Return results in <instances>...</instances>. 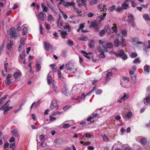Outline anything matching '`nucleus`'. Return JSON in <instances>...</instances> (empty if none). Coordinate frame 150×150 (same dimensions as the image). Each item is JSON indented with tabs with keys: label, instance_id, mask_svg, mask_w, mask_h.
<instances>
[{
	"label": "nucleus",
	"instance_id": "16",
	"mask_svg": "<svg viewBox=\"0 0 150 150\" xmlns=\"http://www.w3.org/2000/svg\"><path fill=\"white\" fill-rule=\"evenodd\" d=\"M41 5L42 8L43 9V11L45 12H47L48 8L45 6L44 3H41Z\"/></svg>",
	"mask_w": 150,
	"mask_h": 150
},
{
	"label": "nucleus",
	"instance_id": "24",
	"mask_svg": "<svg viewBox=\"0 0 150 150\" xmlns=\"http://www.w3.org/2000/svg\"><path fill=\"white\" fill-rule=\"evenodd\" d=\"M52 81V76L49 75V74H48L47 76V82L48 84H50L51 83Z\"/></svg>",
	"mask_w": 150,
	"mask_h": 150
},
{
	"label": "nucleus",
	"instance_id": "46",
	"mask_svg": "<svg viewBox=\"0 0 150 150\" xmlns=\"http://www.w3.org/2000/svg\"><path fill=\"white\" fill-rule=\"evenodd\" d=\"M137 56V53L134 52H132L130 55V57L132 58H134L136 57Z\"/></svg>",
	"mask_w": 150,
	"mask_h": 150
},
{
	"label": "nucleus",
	"instance_id": "2",
	"mask_svg": "<svg viewBox=\"0 0 150 150\" xmlns=\"http://www.w3.org/2000/svg\"><path fill=\"white\" fill-rule=\"evenodd\" d=\"M11 35V38H14L15 40L19 36V34L18 33H16V30L14 27H12L11 29V31L10 33Z\"/></svg>",
	"mask_w": 150,
	"mask_h": 150
},
{
	"label": "nucleus",
	"instance_id": "19",
	"mask_svg": "<svg viewBox=\"0 0 150 150\" xmlns=\"http://www.w3.org/2000/svg\"><path fill=\"white\" fill-rule=\"evenodd\" d=\"M120 41L119 39L116 38L114 41V46L115 47H118L119 46Z\"/></svg>",
	"mask_w": 150,
	"mask_h": 150
},
{
	"label": "nucleus",
	"instance_id": "31",
	"mask_svg": "<svg viewBox=\"0 0 150 150\" xmlns=\"http://www.w3.org/2000/svg\"><path fill=\"white\" fill-rule=\"evenodd\" d=\"M131 79L134 83L136 82V74H134L133 75L131 76Z\"/></svg>",
	"mask_w": 150,
	"mask_h": 150
},
{
	"label": "nucleus",
	"instance_id": "38",
	"mask_svg": "<svg viewBox=\"0 0 150 150\" xmlns=\"http://www.w3.org/2000/svg\"><path fill=\"white\" fill-rule=\"evenodd\" d=\"M48 20L50 22H53L54 21L53 18L51 15H49L48 16Z\"/></svg>",
	"mask_w": 150,
	"mask_h": 150
},
{
	"label": "nucleus",
	"instance_id": "61",
	"mask_svg": "<svg viewBox=\"0 0 150 150\" xmlns=\"http://www.w3.org/2000/svg\"><path fill=\"white\" fill-rule=\"evenodd\" d=\"M15 143H13L12 144H10V147L11 149L13 150H14V148L15 146Z\"/></svg>",
	"mask_w": 150,
	"mask_h": 150
},
{
	"label": "nucleus",
	"instance_id": "58",
	"mask_svg": "<svg viewBox=\"0 0 150 150\" xmlns=\"http://www.w3.org/2000/svg\"><path fill=\"white\" fill-rule=\"evenodd\" d=\"M102 93V91L100 89H98L96 91V94L99 95L101 94Z\"/></svg>",
	"mask_w": 150,
	"mask_h": 150
},
{
	"label": "nucleus",
	"instance_id": "42",
	"mask_svg": "<svg viewBox=\"0 0 150 150\" xmlns=\"http://www.w3.org/2000/svg\"><path fill=\"white\" fill-rule=\"evenodd\" d=\"M99 57L101 58H103L105 57V56L103 52H100V53L99 55Z\"/></svg>",
	"mask_w": 150,
	"mask_h": 150
},
{
	"label": "nucleus",
	"instance_id": "60",
	"mask_svg": "<svg viewBox=\"0 0 150 150\" xmlns=\"http://www.w3.org/2000/svg\"><path fill=\"white\" fill-rule=\"evenodd\" d=\"M102 138L104 140H108V137L105 135H104L101 136Z\"/></svg>",
	"mask_w": 150,
	"mask_h": 150
},
{
	"label": "nucleus",
	"instance_id": "29",
	"mask_svg": "<svg viewBox=\"0 0 150 150\" xmlns=\"http://www.w3.org/2000/svg\"><path fill=\"white\" fill-rule=\"evenodd\" d=\"M47 6L50 8L54 12L56 13V11L54 9V8L51 6V4L49 3H47Z\"/></svg>",
	"mask_w": 150,
	"mask_h": 150
},
{
	"label": "nucleus",
	"instance_id": "6",
	"mask_svg": "<svg viewBox=\"0 0 150 150\" xmlns=\"http://www.w3.org/2000/svg\"><path fill=\"white\" fill-rule=\"evenodd\" d=\"M12 77L11 74H8L6 77V79L5 80V82L7 83V85L9 86L13 83L11 78Z\"/></svg>",
	"mask_w": 150,
	"mask_h": 150
},
{
	"label": "nucleus",
	"instance_id": "25",
	"mask_svg": "<svg viewBox=\"0 0 150 150\" xmlns=\"http://www.w3.org/2000/svg\"><path fill=\"white\" fill-rule=\"evenodd\" d=\"M8 64L7 62L6 61V60L4 63V70L6 72H7L8 71Z\"/></svg>",
	"mask_w": 150,
	"mask_h": 150
},
{
	"label": "nucleus",
	"instance_id": "53",
	"mask_svg": "<svg viewBox=\"0 0 150 150\" xmlns=\"http://www.w3.org/2000/svg\"><path fill=\"white\" fill-rule=\"evenodd\" d=\"M40 146L43 148H45L46 147V144L44 141H43V142L40 144Z\"/></svg>",
	"mask_w": 150,
	"mask_h": 150
},
{
	"label": "nucleus",
	"instance_id": "51",
	"mask_svg": "<svg viewBox=\"0 0 150 150\" xmlns=\"http://www.w3.org/2000/svg\"><path fill=\"white\" fill-rule=\"evenodd\" d=\"M128 97L129 96L128 95H126V94L125 93L124 94V96L121 100H123V101H124L125 99L128 98Z\"/></svg>",
	"mask_w": 150,
	"mask_h": 150
},
{
	"label": "nucleus",
	"instance_id": "59",
	"mask_svg": "<svg viewBox=\"0 0 150 150\" xmlns=\"http://www.w3.org/2000/svg\"><path fill=\"white\" fill-rule=\"evenodd\" d=\"M67 42H67V43L70 46H71L74 44L73 42L71 40H68Z\"/></svg>",
	"mask_w": 150,
	"mask_h": 150
},
{
	"label": "nucleus",
	"instance_id": "4",
	"mask_svg": "<svg viewBox=\"0 0 150 150\" xmlns=\"http://www.w3.org/2000/svg\"><path fill=\"white\" fill-rule=\"evenodd\" d=\"M98 23L97 21L96 20L94 21L91 23L89 25V27L90 28H95V31H98Z\"/></svg>",
	"mask_w": 150,
	"mask_h": 150
},
{
	"label": "nucleus",
	"instance_id": "12",
	"mask_svg": "<svg viewBox=\"0 0 150 150\" xmlns=\"http://www.w3.org/2000/svg\"><path fill=\"white\" fill-rule=\"evenodd\" d=\"M38 17L40 20L41 21H42L44 20V14L43 12H40L38 14Z\"/></svg>",
	"mask_w": 150,
	"mask_h": 150
},
{
	"label": "nucleus",
	"instance_id": "26",
	"mask_svg": "<svg viewBox=\"0 0 150 150\" xmlns=\"http://www.w3.org/2000/svg\"><path fill=\"white\" fill-rule=\"evenodd\" d=\"M128 6L129 5L128 4L123 3L122 5L121 8L122 9L126 10L127 9Z\"/></svg>",
	"mask_w": 150,
	"mask_h": 150
},
{
	"label": "nucleus",
	"instance_id": "10",
	"mask_svg": "<svg viewBox=\"0 0 150 150\" xmlns=\"http://www.w3.org/2000/svg\"><path fill=\"white\" fill-rule=\"evenodd\" d=\"M129 18L127 20V22L130 23V22H132L134 21V19L133 15L132 14H129L128 16Z\"/></svg>",
	"mask_w": 150,
	"mask_h": 150
},
{
	"label": "nucleus",
	"instance_id": "40",
	"mask_svg": "<svg viewBox=\"0 0 150 150\" xmlns=\"http://www.w3.org/2000/svg\"><path fill=\"white\" fill-rule=\"evenodd\" d=\"M96 88H97L96 86H94L93 87V89L91 90V91L90 92L87 93V94H86V95H89V94H90L91 93L94 92L95 91V90H96Z\"/></svg>",
	"mask_w": 150,
	"mask_h": 150
},
{
	"label": "nucleus",
	"instance_id": "5",
	"mask_svg": "<svg viewBox=\"0 0 150 150\" xmlns=\"http://www.w3.org/2000/svg\"><path fill=\"white\" fill-rule=\"evenodd\" d=\"M9 102H10V101L9 100L7 101L6 103L2 106L0 108V110H3L8 109H9V110H10L12 108V107H9V104L8 103Z\"/></svg>",
	"mask_w": 150,
	"mask_h": 150
},
{
	"label": "nucleus",
	"instance_id": "45",
	"mask_svg": "<svg viewBox=\"0 0 150 150\" xmlns=\"http://www.w3.org/2000/svg\"><path fill=\"white\" fill-rule=\"evenodd\" d=\"M70 124L69 123L64 124L63 125L62 127L63 128H67L70 127Z\"/></svg>",
	"mask_w": 150,
	"mask_h": 150
},
{
	"label": "nucleus",
	"instance_id": "21",
	"mask_svg": "<svg viewBox=\"0 0 150 150\" xmlns=\"http://www.w3.org/2000/svg\"><path fill=\"white\" fill-rule=\"evenodd\" d=\"M105 46L107 48H112L113 47V45L112 43L109 42L106 43Z\"/></svg>",
	"mask_w": 150,
	"mask_h": 150
},
{
	"label": "nucleus",
	"instance_id": "8",
	"mask_svg": "<svg viewBox=\"0 0 150 150\" xmlns=\"http://www.w3.org/2000/svg\"><path fill=\"white\" fill-rule=\"evenodd\" d=\"M43 44L45 47V49H46L47 50L52 49V46L50 44L46 42L45 41L44 42Z\"/></svg>",
	"mask_w": 150,
	"mask_h": 150
},
{
	"label": "nucleus",
	"instance_id": "9",
	"mask_svg": "<svg viewBox=\"0 0 150 150\" xmlns=\"http://www.w3.org/2000/svg\"><path fill=\"white\" fill-rule=\"evenodd\" d=\"M11 132L13 136L19 137V134H18V131L17 129H12L11 131Z\"/></svg>",
	"mask_w": 150,
	"mask_h": 150
},
{
	"label": "nucleus",
	"instance_id": "52",
	"mask_svg": "<svg viewBox=\"0 0 150 150\" xmlns=\"http://www.w3.org/2000/svg\"><path fill=\"white\" fill-rule=\"evenodd\" d=\"M140 62V61L138 57L137 58L133 61V63H139Z\"/></svg>",
	"mask_w": 150,
	"mask_h": 150
},
{
	"label": "nucleus",
	"instance_id": "35",
	"mask_svg": "<svg viewBox=\"0 0 150 150\" xmlns=\"http://www.w3.org/2000/svg\"><path fill=\"white\" fill-rule=\"evenodd\" d=\"M125 117L126 118H130L132 116V113L131 112H128L125 115Z\"/></svg>",
	"mask_w": 150,
	"mask_h": 150
},
{
	"label": "nucleus",
	"instance_id": "57",
	"mask_svg": "<svg viewBox=\"0 0 150 150\" xmlns=\"http://www.w3.org/2000/svg\"><path fill=\"white\" fill-rule=\"evenodd\" d=\"M131 5L132 7H135L137 5V4L135 3V1H134L131 0Z\"/></svg>",
	"mask_w": 150,
	"mask_h": 150
},
{
	"label": "nucleus",
	"instance_id": "32",
	"mask_svg": "<svg viewBox=\"0 0 150 150\" xmlns=\"http://www.w3.org/2000/svg\"><path fill=\"white\" fill-rule=\"evenodd\" d=\"M25 55V51L23 50L22 52V53L20 55V58L21 59H24Z\"/></svg>",
	"mask_w": 150,
	"mask_h": 150
},
{
	"label": "nucleus",
	"instance_id": "62",
	"mask_svg": "<svg viewBox=\"0 0 150 150\" xmlns=\"http://www.w3.org/2000/svg\"><path fill=\"white\" fill-rule=\"evenodd\" d=\"M85 136L86 137L90 138L92 137V135L88 133H87L85 134Z\"/></svg>",
	"mask_w": 150,
	"mask_h": 150
},
{
	"label": "nucleus",
	"instance_id": "13",
	"mask_svg": "<svg viewBox=\"0 0 150 150\" xmlns=\"http://www.w3.org/2000/svg\"><path fill=\"white\" fill-rule=\"evenodd\" d=\"M112 75V73L111 72H108L106 76H105V79L106 81H108L110 79L111 76Z\"/></svg>",
	"mask_w": 150,
	"mask_h": 150
},
{
	"label": "nucleus",
	"instance_id": "23",
	"mask_svg": "<svg viewBox=\"0 0 150 150\" xmlns=\"http://www.w3.org/2000/svg\"><path fill=\"white\" fill-rule=\"evenodd\" d=\"M13 45V42L10 41V42L8 43L7 45V48L8 49H10L12 48Z\"/></svg>",
	"mask_w": 150,
	"mask_h": 150
},
{
	"label": "nucleus",
	"instance_id": "47",
	"mask_svg": "<svg viewBox=\"0 0 150 150\" xmlns=\"http://www.w3.org/2000/svg\"><path fill=\"white\" fill-rule=\"evenodd\" d=\"M63 28L65 29H67L69 32H70L71 30V28L69 27V25H65L63 26Z\"/></svg>",
	"mask_w": 150,
	"mask_h": 150
},
{
	"label": "nucleus",
	"instance_id": "18",
	"mask_svg": "<svg viewBox=\"0 0 150 150\" xmlns=\"http://www.w3.org/2000/svg\"><path fill=\"white\" fill-rule=\"evenodd\" d=\"M144 19L146 21H150V18L148 14H144L143 15Z\"/></svg>",
	"mask_w": 150,
	"mask_h": 150
},
{
	"label": "nucleus",
	"instance_id": "37",
	"mask_svg": "<svg viewBox=\"0 0 150 150\" xmlns=\"http://www.w3.org/2000/svg\"><path fill=\"white\" fill-rule=\"evenodd\" d=\"M79 39L83 41H87L88 40V38L86 36H83L79 38Z\"/></svg>",
	"mask_w": 150,
	"mask_h": 150
},
{
	"label": "nucleus",
	"instance_id": "63",
	"mask_svg": "<svg viewBox=\"0 0 150 150\" xmlns=\"http://www.w3.org/2000/svg\"><path fill=\"white\" fill-rule=\"evenodd\" d=\"M106 15V13H103V15H101L99 16L101 20H103L104 19Z\"/></svg>",
	"mask_w": 150,
	"mask_h": 150
},
{
	"label": "nucleus",
	"instance_id": "27",
	"mask_svg": "<svg viewBox=\"0 0 150 150\" xmlns=\"http://www.w3.org/2000/svg\"><path fill=\"white\" fill-rule=\"evenodd\" d=\"M113 27H112V30L115 33L117 32V28L116 27V24L115 23L113 24Z\"/></svg>",
	"mask_w": 150,
	"mask_h": 150
},
{
	"label": "nucleus",
	"instance_id": "33",
	"mask_svg": "<svg viewBox=\"0 0 150 150\" xmlns=\"http://www.w3.org/2000/svg\"><path fill=\"white\" fill-rule=\"evenodd\" d=\"M97 50L99 52H101L103 51V48L102 46H98L97 47Z\"/></svg>",
	"mask_w": 150,
	"mask_h": 150
},
{
	"label": "nucleus",
	"instance_id": "7",
	"mask_svg": "<svg viewBox=\"0 0 150 150\" xmlns=\"http://www.w3.org/2000/svg\"><path fill=\"white\" fill-rule=\"evenodd\" d=\"M57 106V102L56 100H53L51 102L50 107V109L53 110Z\"/></svg>",
	"mask_w": 150,
	"mask_h": 150
},
{
	"label": "nucleus",
	"instance_id": "34",
	"mask_svg": "<svg viewBox=\"0 0 150 150\" xmlns=\"http://www.w3.org/2000/svg\"><path fill=\"white\" fill-rule=\"evenodd\" d=\"M116 6L115 5H113L109 7V8L110 11H113L115 10Z\"/></svg>",
	"mask_w": 150,
	"mask_h": 150
},
{
	"label": "nucleus",
	"instance_id": "44",
	"mask_svg": "<svg viewBox=\"0 0 150 150\" xmlns=\"http://www.w3.org/2000/svg\"><path fill=\"white\" fill-rule=\"evenodd\" d=\"M85 94L84 93H83L81 95V96H79L78 97V98L76 99H74V98H73V99H74V100H77L79 98V97L81 99H82L83 98L85 99Z\"/></svg>",
	"mask_w": 150,
	"mask_h": 150
},
{
	"label": "nucleus",
	"instance_id": "36",
	"mask_svg": "<svg viewBox=\"0 0 150 150\" xmlns=\"http://www.w3.org/2000/svg\"><path fill=\"white\" fill-rule=\"evenodd\" d=\"M36 72H38L41 69V66L39 64H37L36 65Z\"/></svg>",
	"mask_w": 150,
	"mask_h": 150
},
{
	"label": "nucleus",
	"instance_id": "3",
	"mask_svg": "<svg viewBox=\"0 0 150 150\" xmlns=\"http://www.w3.org/2000/svg\"><path fill=\"white\" fill-rule=\"evenodd\" d=\"M62 92V93L65 95L68 96L70 94L68 88V85L66 84H65L63 86Z\"/></svg>",
	"mask_w": 150,
	"mask_h": 150
},
{
	"label": "nucleus",
	"instance_id": "28",
	"mask_svg": "<svg viewBox=\"0 0 150 150\" xmlns=\"http://www.w3.org/2000/svg\"><path fill=\"white\" fill-rule=\"evenodd\" d=\"M60 34L62 35V36L63 38H65L66 36L65 35H67V31H65L64 32H62L60 33Z\"/></svg>",
	"mask_w": 150,
	"mask_h": 150
},
{
	"label": "nucleus",
	"instance_id": "15",
	"mask_svg": "<svg viewBox=\"0 0 150 150\" xmlns=\"http://www.w3.org/2000/svg\"><path fill=\"white\" fill-rule=\"evenodd\" d=\"M120 39L121 40V42H120V45L121 46L123 47L124 46H125L126 45L125 44V39L122 36H120Z\"/></svg>",
	"mask_w": 150,
	"mask_h": 150
},
{
	"label": "nucleus",
	"instance_id": "1",
	"mask_svg": "<svg viewBox=\"0 0 150 150\" xmlns=\"http://www.w3.org/2000/svg\"><path fill=\"white\" fill-rule=\"evenodd\" d=\"M114 54L117 57H121L122 59L126 60L127 58V55L125 53L123 50L118 51L117 52H114Z\"/></svg>",
	"mask_w": 150,
	"mask_h": 150
},
{
	"label": "nucleus",
	"instance_id": "41",
	"mask_svg": "<svg viewBox=\"0 0 150 150\" xmlns=\"http://www.w3.org/2000/svg\"><path fill=\"white\" fill-rule=\"evenodd\" d=\"M105 33V31L103 30L99 32V36L102 37L103 36Z\"/></svg>",
	"mask_w": 150,
	"mask_h": 150
},
{
	"label": "nucleus",
	"instance_id": "20",
	"mask_svg": "<svg viewBox=\"0 0 150 150\" xmlns=\"http://www.w3.org/2000/svg\"><path fill=\"white\" fill-rule=\"evenodd\" d=\"M140 142L142 144L146 145L147 143V140L146 138H143L141 139Z\"/></svg>",
	"mask_w": 150,
	"mask_h": 150
},
{
	"label": "nucleus",
	"instance_id": "55",
	"mask_svg": "<svg viewBox=\"0 0 150 150\" xmlns=\"http://www.w3.org/2000/svg\"><path fill=\"white\" fill-rule=\"evenodd\" d=\"M103 5L102 4H99L98 6V8L100 10V11H102L103 10H104L103 8Z\"/></svg>",
	"mask_w": 150,
	"mask_h": 150
},
{
	"label": "nucleus",
	"instance_id": "43",
	"mask_svg": "<svg viewBox=\"0 0 150 150\" xmlns=\"http://www.w3.org/2000/svg\"><path fill=\"white\" fill-rule=\"evenodd\" d=\"M76 3L78 4V5L79 7H81L83 5V3L81 2V0H77Z\"/></svg>",
	"mask_w": 150,
	"mask_h": 150
},
{
	"label": "nucleus",
	"instance_id": "30",
	"mask_svg": "<svg viewBox=\"0 0 150 150\" xmlns=\"http://www.w3.org/2000/svg\"><path fill=\"white\" fill-rule=\"evenodd\" d=\"M27 29L26 27H24L22 30V34L23 35H25L27 34Z\"/></svg>",
	"mask_w": 150,
	"mask_h": 150
},
{
	"label": "nucleus",
	"instance_id": "54",
	"mask_svg": "<svg viewBox=\"0 0 150 150\" xmlns=\"http://www.w3.org/2000/svg\"><path fill=\"white\" fill-rule=\"evenodd\" d=\"M73 9L75 12H77L78 13H81L82 12L81 10H79V9L76 8L74 6L73 7Z\"/></svg>",
	"mask_w": 150,
	"mask_h": 150
},
{
	"label": "nucleus",
	"instance_id": "17",
	"mask_svg": "<svg viewBox=\"0 0 150 150\" xmlns=\"http://www.w3.org/2000/svg\"><path fill=\"white\" fill-rule=\"evenodd\" d=\"M71 64H70L69 62L67 63L65 65V67L66 69L68 70L71 71L72 70L71 67Z\"/></svg>",
	"mask_w": 150,
	"mask_h": 150
},
{
	"label": "nucleus",
	"instance_id": "48",
	"mask_svg": "<svg viewBox=\"0 0 150 150\" xmlns=\"http://www.w3.org/2000/svg\"><path fill=\"white\" fill-rule=\"evenodd\" d=\"M97 1L96 0H92L89 2L90 5H93L94 4H96L97 3Z\"/></svg>",
	"mask_w": 150,
	"mask_h": 150
},
{
	"label": "nucleus",
	"instance_id": "50",
	"mask_svg": "<svg viewBox=\"0 0 150 150\" xmlns=\"http://www.w3.org/2000/svg\"><path fill=\"white\" fill-rule=\"evenodd\" d=\"M52 69L54 71H57V68L55 64H52L50 65Z\"/></svg>",
	"mask_w": 150,
	"mask_h": 150
},
{
	"label": "nucleus",
	"instance_id": "49",
	"mask_svg": "<svg viewBox=\"0 0 150 150\" xmlns=\"http://www.w3.org/2000/svg\"><path fill=\"white\" fill-rule=\"evenodd\" d=\"M54 91L56 93H58V91L57 90V86H55L54 84H53L52 85Z\"/></svg>",
	"mask_w": 150,
	"mask_h": 150
},
{
	"label": "nucleus",
	"instance_id": "22",
	"mask_svg": "<svg viewBox=\"0 0 150 150\" xmlns=\"http://www.w3.org/2000/svg\"><path fill=\"white\" fill-rule=\"evenodd\" d=\"M21 74L18 72H15L13 75V76L15 79H17L18 77L21 76Z\"/></svg>",
	"mask_w": 150,
	"mask_h": 150
},
{
	"label": "nucleus",
	"instance_id": "56",
	"mask_svg": "<svg viewBox=\"0 0 150 150\" xmlns=\"http://www.w3.org/2000/svg\"><path fill=\"white\" fill-rule=\"evenodd\" d=\"M122 35L125 37L127 36V32L125 30H123L122 32Z\"/></svg>",
	"mask_w": 150,
	"mask_h": 150
},
{
	"label": "nucleus",
	"instance_id": "14",
	"mask_svg": "<svg viewBox=\"0 0 150 150\" xmlns=\"http://www.w3.org/2000/svg\"><path fill=\"white\" fill-rule=\"evenodd\" d=\"M144 71L147 73H149L150 71V67L147 65H146L144 67Z\"/></svg>",
	"mask_w": 150,
	"mask_h": 150
},
{
	"label": "nucleus",
	"instance_id": "39",
	"mask_svg": "<svg viewBox=\"0 0 150 150\" xmlns=\"http://www.w3.org/2000/svg\"><path fill=\"white\" fill-rule=\"evenodd\" d=\"M24 46V44L20 43L18 48V52H20L22 48Z\"/></svg>",
	"mask_w": 150,
	"mask_h": 150
},
{
	"label": "nucleus",
	"instance_id": "11",
	"mask_svg": "<svg viewBox=\"0 0 150 150\" xmlns=\"http://www.w3.org/2000/svg\"><path fill=\"white\" fill-rule=\"evenodd\" d=\"M95 43L93 40H91L89 42L88 46L90 48L93 49L95 48Z\"/></svg>",
	"mask_w": 150,
	"mask_h": 150
},
{
	"label": "nucleus",
	"instance_id": "64",
	"mask_svg": "<svg viewBox=\"0 0 150 150\" xmlns=\"http://www.w3.org/2000/svg\"><path fill=\"white\" fill-rule=\"evenodd\" d=\"M45 137V135L44 134H42L41 135H40L39 136V138L40 140H43Z\"/></svg>",
	"mask_w": 150,
	"mask_h": 150
}]
</instances>
